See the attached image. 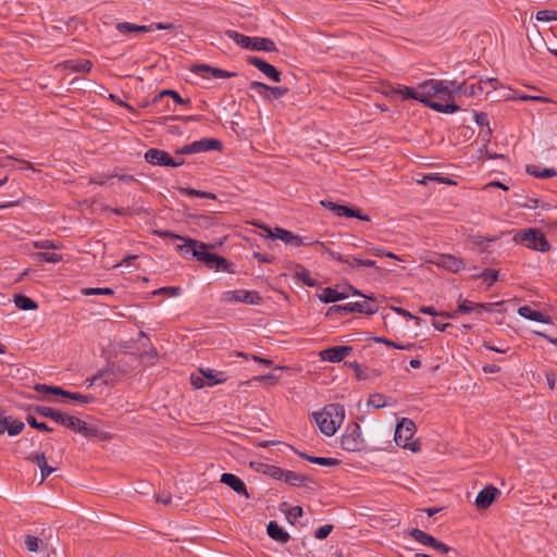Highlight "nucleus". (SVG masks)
I'll return each instance as SVG.
<instances>
[{"mask_svg": "<svg viewBox=\"0 0 557 557\" xmlns=\"http://www.w3.org/2000/svg\"><path fill=\"white\" fill-rule=\"evenodd\" d=\"M454 86V81L425 79L418 85L419 102L440 113H456L460 108L455 103Z\"/></svg>", "mask_w": 557, "mask_h": 557, "instance_id": "obj_1", "label": "nucleus"}, {"mask_svg": "<svg viewBox=\"0 0 557 557\" xmlns=\"http://www.w3.org/2000/svg\"><path fill=\"white\" fill-rule=\"evenodd\" d=\"M36 412L41 417L49 418L55 423L63 425L76 433H79L86 437L96 436L98 434V430L94 426H90L85 421L64 413L58 409L47 406H38L36 407Z\"/></svg>", "mask_w": 557, "mask_h": 557, "instance_id": "obj_2", "label": "nucleus"}, {"mask_svg": "<svg viewBox=\"0 0 557 557\" xmlns=\"http://www.w3.org/2000/svg\"><path fill=\"white\" fill-rule=\"evenodd\" d=\"M312 417L321 431L326 436H332L342 425L345 419L343 405L333 403L325 405L321 411L313 412Z\"/></svg>", "mask_w": 557, "mask_h": 557, "instance_id": "obj_3", "label": "nucleus"}, {"mask_svg": "<svg viewBox=\"0 0 557 557\" xmlns=\"http://www.w3.org/2000/svg\"><path fill=\"white\" fill-rule=\"evenodd\" d=\"M154 234L163 239L172 238V239L182 240L183 244L177 245L175 247V249L185 259L196 258L198 261L201 262L202 255H205V251L208 248H214L213 245H207L202 242H198L190 237L177 235L171 231H154Z\"/></svg>", "mask_w": 557, "mask_h": 557, "instance_id": "obj_4", "label": "nucleus"}, {"mask_svg": "<svg viewBox=\"0 0 557 557\" xmlns=\"http://www.w3.org/2000/svg\"><path fill=\"white\" fill-rule=\"evenodd\" d=\"M513 239L517 243L525 245L529 249L541 252H547L552 246L544 236V234L535 228H528L515 235Z\"/></svg>", "mask_w": 557, "mask_h": 557, "instance_id": "obj_5", "label": "nucleus"}, {"mask_svg": "<svg viewBox=\"0 0 557 557\" xmlns=\"http://www.w3.org/2000/svg\"><path fill=\"white\" fill-rule=\"evenodd\" d=\"M416 424L409 418H403L396 425L394 440L399 447L408 448L411 451L420 449L418 443H410L409 441L416 433Z\"/></svg>", "mask_w": 557, "mask_h": 557, "instance_id": "obj_6", "label": "nucleus"}, {"mask_svg": "<svg viewBox=\"0 0 557 557\" xmlns=\"http://www.w3.org/2000/svg\"><path fill=\"white\" fill-rule=\"evenodd\" d=\"M377 310L379 307L375 304V301L358 300L355 302H348L344 305H334L329 308L326 315H334L336 313L345 315L352 312L373 314Z\"/></svg>", "mask_w": 557, "mask_h": 557, "instance_id": "obj_7", "label": "nucleus"}, {"mask_svg": "<svg viewBox=\"0 0 557 557\" xmlns=\"http://www.w3.org/2000/svg\"><path fill=\"white\" fill-rule=\"evenodd\" d=\"M497 83L496 78H488L486 81H479L473 84L467 82L457 84L455 82V94H463L468 97H478L482 94H490L492 89H495L494 84Z\"/></svg>", "mask_w": 557, "mask_h": 557, "instance_id": "obj_8", "label": "nucleus"}, {"mask_svg": "<svg viewBox=\"0 0 557 557\" xmlns=\"http://www.w3.org/2000/svg\"><path fill=\"white\" fill-rule=\"evenodd\" d=\"M341 447L350 453L360 451L362 449L363 438L358 423L347 426L341 437Z\"/></svg>", "mask_w": 557, "mask_h": 557, "instance_id": "obj_9", "label": "nucleus"}, {"mask_svg": "<svg viewBox=\"0 0 557 557\" xmlns=\"http://www.w3.org/2000/svg\"><path fill=\"white\" fill-rule=\"evenodd\" d=\"M262 228L267 232L269 237L281 239L285 244H289L294 247L308 246L313 244V240L311 238L300 237L292 233L290 231H287L282 227H275L272 231L269 226L264 225L262 226Z\"/></svg>", "mask_w": 557, "mask_h": 557, "instance_id": "obj_10", "label": "nucleus"}, {"mask_svg": "<svg viewBox=\"0 0 557 557\" xmlns=\"http://www.w3.org/2000/svg\"><path fill=\"white\" fill-rule=\"evenodd\" d=\"M145 161L151 165L177 168L184 164V159L172 158L166 151L150 148L145 152Z\"/></svg>", "mask_w": 557, "mask_h": 557, "instance_id": "obj_11", "label": "nucleus"}, {"mask_svg": "<svg viewBox=\"0 0 557 557\" xmlns=\"http://www.w3.org/2000/svg\"><path fill=\"white\" fill-rule=\"evenodd\" d=\"M222 300L225 302H242L248 305H260L262 297L256 290H226L222 294Z\"/></svg>", "mask_w": 557, "mask_h": 557, "instance_id": "obj_12", "label": "nucleus"}, {"mask_svg": "<svg viewBox=\"0 0 557 557\" xmlns=\"http://www.w3.org/2000/svg\"><path fill=\"white\" fill-rule=\"evenodd\" d=\"M409 535L414 541L419 542L420 544H422L424 546H429V547L433 548L438 554H447L451 550V547H449L445 543L436 540L434 536H432L431 534H429L420 529H417V528L411 529L409 531Z\"/></svg>", "mask_w": 557, "mask_h": 557, "instance_id": "obj_13", "label": "nucleus"}, {"mask_svg": "<svg viewBox=\"0 0 557 557\" xmlns=\"http://www.w3.org/2000/svg\"><path fill=\"white\" fill-rule=\"evenodd\" d=\"M350 295H359L364 297L358 289L354 286L348 285L343 290H338L332 287H325L322 289V293L319 295L321 301L325 304L336 302L339 300H344L348 298Z\"/></svg>", "mask_w": 557, "mask_h": 557, "instance_id": "obj_14", "label": "nucleus"}, {"mask_svg": "<svg viewBox=\"0 0 557 557\" xmlns=\"http://www.w3.org/2000/svg\"><path fill=\"white\" fill-rule=\"evenodd\" d=\"M209 269L215 271H223L227 273H234L233 263H231L227 259L222 256L210 253L207 250L205 255H202V261Z\"/></svg>", "mask_w": 557, "mask_h": 557, "instance_id": "obj_15", "label": "nucleus"}, {"mask_svg": "<svg viewBox=\"0 0 557 557\" xmlns=\"http://www.w3.org/2000/svg\"><path fill=\"white\" fill-rule=\"evenodd\" d=\"M166 97H171L175 103L181 104V106H185L190 102L189 99L182 98L177 91H175L173 89H164L153 97L152 106L158 108V110L160 112L168 111L169 110L168 103L166 104L163 103L164 99Z\"/></svg>", "mask_w": 557, "mask_h": 557, "instance_id": "obj_16", "label": "nucleus"}, {"mask_svg": "<svg viewBox=\"0 0 557 557\" xmlns=\"http://www.w3.org/2000/svg\"><path fill=\"white\" fill-rule=\"evenodd\" d=\"M247 62L250 65L257 67L261 73H263L269 79L275 83H280L282 79V73L277 71L272 64L265 62L259 57L251 55L247 59Z\"/></svg>", "mask_w": 557, "mask_h": 557, "instance_id": "obj_17", "label": "nucleus"}, {"mask_svg": "<svg viewBox=\"0 0 557 557\" xmlns=\"http://www.w3.org/2000/svg\"><path fill=\"white\" fill-rule=\"evenodd\" d=\"M352 352L351 346H333L320 351L321 360L341 362Z\"/></svg>", "mask_w": 557, "mask_h": 557, "instance_id": "obj_18", "label": "nucleus"}, {"mask_svg": "<svg viewBox=\"0 0 557 557\" xmlns=\"http://www.w3.org/2000/svg\"><path fill=\"white\" fill-rule=\"evenodd\" d=\"M193 72L203 78H231L236 76V73L228 72L219 67H213L208 64H196Z\"/></svg>", "mask_w": 557, "mask_h": 557, "instance_id": "obj_19", "label": "nucleus"}, {"mask_svg": "<svg viewBox=\"0 0 557 557\" xmlns=\"http://www.w3.org/2000/svg\"><path fill=\"white\" fill-rule=\"evenodd\" d=\"M220 482L227 485L238 495L244 496L245 498H250V494L247 491L245 482L233 473H223L221 475Z\"/></svg>", "mask_w": 557, "mask_h": 557, "instance_id": "obj_20", "label": "nucleus"}, {"mask_svg": "<svg viewBox=\"0 0 557 557\" xmlns=\"http://www.w3.org/2000/svg\"><path fill=\"white\" fill-rule=\"evenodd\" d=\"M499 494L500 492L497 487L487 485L476 495L475 505L480 509H486L493 504Z\"/></svg>", "mask_w": 557, "mask_h": 557, "instance_id": "obj_21", "label": "nucleus"}, {"mask_svg": "<svg viewBox=\"0 0 557 557\" xmlns=\"http://www.w3.org/2000/svg\"><path fill=\"white\" fill-rule=\"evenodd\" d=\"M193 146L195 153H199L206 151H221L223 144L221 140L215 138H201L193 141Z\"/></svg>", "mask_w": 557, "mask_h": 557, "instance_id": "obj_22", "label": "nucleus"}, {"mask_svg": "<svg viewBox=\"0 0 557 557\" xmlns=\"http://www.w3.org/2000/svg\"><path fill=\"white\" fill-rule=\"evenodd\" d=\"M518 314L531 321H536L545 324L550 322V317L548 314L539 310H534L529 306L519 307Z\"/></svg>", "mask_w": 557, "mask_h": 557, "instance_id": "obj_23", "label": "nucleus"}, {"mask_svg": "<svg viewBox=\"0 0 557 557\" xmlns=\"http://www.w3.org/2000/svg\"><path fill=\"white\" fill-rule=\"evenodd\" d=\"M437 264L453 273H457L465 269L463 260L453 255H442Z\"/></svg>", "mask_w": 557, "mask_h": 557, "instance_id": "obj_24", "label": "nucleus"}, {"mask_svg": "<svg viewBox=\"0 0 557 557\" xmlns=\"http://www.w3.org/2000/svg\"><path fill=\"white\" fill-rule=\"evenodd\" d=\"M344 268L345 271L356 270L360 268H372L376 265V262L371 259H363L361 256H345Z\"/></svg>", "mask_w": 557, "mask_h": 557, "instance_id": "obj_25", "label": "nucleus"}, {"mask_svg": "<svg viewBox=\"0 0 557 557\" xmlns=\"http://www.w3.org/2000/svg\"><path fill=\"white\" fill-rule=\"evenodd\" d=\"M267 532L272 540L281 544H286L290 540L289 534L276 521L268 523Z\"/></svg>", "mask_w": 557, "mask_h": 557, "instance_id": "obj_26", "label": "nucleus"}, {"mask_svg": "<svg viewBox=\"0 0 557 557\" xmlns=\"http://www.w3.org/2000/svg\"><path fill=\"white\" fill-rule=\"evenodd\" d=\"M250 50L251 51L276 52L277 48H276L275 42L270 38L252 37Z\"/></svg>", "mask_w": 557, "mask_h": 557, "instance_id": "obj_27", "label": "nucleus"}, {"mask_svg": "<svg viewBox=\"0 0 557 557\" xmlns=\"http://www.w3.org/2000/svg\"><path fill=\"white\" fill-rule=\"evenodd\" d=\"M201 375L208 380L207 385L213 386L216 384L224 383L227 380V376L224 372H219L213 369L207 368V369H200Z\"/></svg>", "mask_w": 557, "mask_h": 557, "instance_id": "obj_28", "label": "nucleus"}, {"mask_svg": "<svg viewBox=\"0 0 557 557\" xmlns=\"http://www.w3.org/2000/svg\"><path fill=\"white\" fill-rule=\"evenodd\" d=\"M529 175H532L536 178H549L557 176V171L554 168H544L541 169L535 164H529L525 169Z\"/></svg>", "mask_w": 557, "mask_h": 557, "instance_id": "obj_29", "label": "nucleus"}, {"mask_svg": "<svg viewBox=\"0 0 557 557\" xmlns=\"http://www.w3.org/2000/svg\"><path fill=\"white\" fill-rule=\"evenodd\" d=\"M298 456H300L302 459L309 461V462H312V463H315V465H320V466H324V467H336L341 463V461L338 459H335V458H327V457H315V456H310L306 453H300L298 451L297 453Z\"/></svg>", "mask_w": 557, "mask_h": 557, "instance_id": "obj_30", "label": "nucleus"}, {"mask_svg": "<svg viewBox=\"0 0 557 557\" xmlns=\"http://www.w3.org/2000/svg\"><path fill=\"white\" fill-rule=\"evenodd\" d=\"M177 190L182 196H186V197H190V198L198 197V198H205V199H211V200L216 199V196L213 193L198 190V189H195L191 187H182L181 186L177 188Z\"/></svg>", "mask_w": 557, "mask_h": 557, "instance_id": "obj_31", "label": "nucleus"}, {"mask_svg": "<svg viewBox=\"0 0 557 557\" xmlns=\"http://www.w3.org/2000/svg\"><path fill=\"white\" fill-rule=\"evenodd\" d=\"M226 36L232 39L237 46L250 50L252 37L246 36L234 29L226 30Z\"/></svg>", "mask_w": 557, "mask_h": 557, "instance_id": "obj_32", "label": "nucleus"}, {"mask_svg": "<svg viewBox=\"0 0 557 557\" xmlns=\"http://www.w3.org/2000/svg\"><path fill=\"white\" fill-rule=\"evenodd\" d=\"M294 277L301 281L305 285L309 287H314L318 284L317 280L311 277L310 272L301 264H296Z\"/></svg>", "mask_w": 557, "mask_h": 557, "instance_id": "obj_33", "label": "nucleus"}, {"mask_svg": "<svg viewBox=\"0 0 557 557\" xmlns=\"http://www.w3.org/2000/svg\"><path fill=\"white\" fill-rule=\"evenodd\" d=\"M394 95H398L403 100H416L419 101V91L417 87L399 86L393 90Z\"/></svg>", "mask_w": 557, "mask_h": 557, "instance_id": "obj_34", "label": "nucleus"}, {"mask_svg": "<svg viewBox=\"0 0 557 557\" xmlns=\"http://www.w3.org/2000/svg\"><path fill=\"white\" fill-rule=\"evenodd\" d=\"M307 478L300 473L290 470H284L283 479L285 483H288L294 486H301L305 484Z\"/></svg>", "mask_w": 557, "mask_h": 557, "instance_id": "obj_35", "label": "nucleus"}, {"mask_svg": "<svg viewBox=\"0 0 557 557\" xmlns=\"http://www.w3.org/2000/svg\"><path fill=\"white\" fill-rule=\"evenodd\" d=\"M91 66L89 60H70L66 62V69L77 73H87L91 70Z\"/></svg>", "mask_w": 557, "mask_h": 557, "instance_id": "obj_36", "label": "nucleus"}, {"mask_svg": "<svg viewBox=\"0 0 557 557\" xmlns=\"http://www.w3.org/2000/svg\"><path fill=\"white\" fill-rule=\"evenodd\" d=\"M14 304L15 306L21 310H35L38 308V305L36 301H34L32 298L25 296V295H15L14 296Z\"/></svg>", "mask_w": 557, "mask_h": 557, "instance_id": "obj_37", "label": "nucleus"}, {"mask_svg": "<svg viewBox=\"0 0 557 557\" xmlns=\"http://www.w3.org/2000/svg\"><path fill=\"white\" fill-rule=\"evenodd\" d=\"M498 270L484 269L482 272L475 274L474 277L484 280L487 282L488 286H491L498 280Z\"/></svg>", "mask_w": 557, "mask_h": 557, "instance_id": "obj_38", "label": "nucleus"}, {"mask_svg": "<svg viewBox=\"0 0 557 557\" xmlns=\"http://www.w3.org/2000/svg\"><path fill=\"white\" fill-rule=\"evenodd\" d=\"M25 547L30 553H36L44 545V541L35 535H26L24 541Z\"/></svg>", "mask_w": 557, "mask_h": 557, "instance_id": "obj_39", "label": "nucleus"}, {"mask_svg": "<svg viewBox=\"0 0 557 557\" xmlns=\"http://www.w3.org/2000/svg\"><path fill=\"white\" fill-rule=\"evenodd\" d=\"M82 294L85 296H112L114 294V290L109 287H87L82 289Z\"/></svg>", "mask_w": 557, "mask_h": 557, "instance_id": "obj_40", "label": "nucleus"}, {"mask_svg": "<svg viewBox=\"0 0 557 557\" xmlns=\"http://www.w3.org/2000/svg\"><path fill=\"white\" fill-rule=\"evenodd\" d=\"M249 88L251 90H253L255 92H257L260 97L269 100V94H270L269 85L261 83V82L253 81L249 84Z\"/></svg>", "mask_w": 557, "mask_h": 557, "instance_id": "obj_41", "label": "nucleus"}, {"mask_svg": "<svg viewBox=\"0 0 557 557\" xmlns=\"http://www.w3.org/2000/svg\"><path fill=\"white\" fill-rule=\"evenodd\" d=\"M419 312L429 315H441L447 319H456V312H437L432 306H422L420 307Z\"/></svg>", "mask_w": 557, "mask_h": 557, "instance_id": "obj_42", "label": "nucleus"}, {"mask_svg": "<svg viewBox=\"0 0 557 557\" xmlns=\"http://www.w3.org/2000/svg\"><path fill=\"white\" fill-rule=\"evenodd\" d=\"M36 259L39 261L48 262V263H58L62 261V255L57 252H38L36 255Z\"/></svg>", "mask_w": 557, "mask_h": 557, "instance_id": "obj_43", "label": "nucleus"}, {"mask_svg": "<svg viewBox=\"0 0 557 557\" xmlns=\"http://www.w3.org/2000/svg\"><path fill=\"white\" fill-rule=\"evenodd\" d=\"M25 428V424L23 421L20 420H13L12 422H9L7 419V428L5 431H8V434L10 436H15L20 434Z\"/></svg>", "mask_w": 557, "mask_h": 557, "instance_id": "obj_44", "label": "nucleus"}, {"mask_svg": "<svg viewBox=\"0 0 557 557\" xmlns=\"http://www.w3.org/2000/svg\"><path fill=\"white\" fill-rule=\"evenodd\" d=\"M96 380H99V382H101L106 385L110 384L114 380V372L111 368H106V369L99 370L96 373Z\"/></svg>", "mask_w": 557, "mask_h": 557, "instance_id": "obj_45", "label": "nucleus"}, {"mask_svg": "<svg viewBox=\"0 0 557 557\" xmlns=\"http://www.w3.org/2000/svg\"><path fill=\"white\" fill-rule=\"evenodd\" d=\"M539 22H552L557 21V11L555 10H540L535 15Z\"/></svg>", "mask_w": 557, "mask_h": 557, "instance_id": "obj_46", "label": "nucleus"}, {"mask_svg": "<svg viewBox=\"0 0 557 557\" xmlns=\"http://www.w3.org/2000/svg\"><path fill=\"white\" fill-rule=\"evenodd\" d=\"M313 244L321 246L323 248V250L327 253L330 259H332L334 261H337V262H341V263L344 264V260H345V256L344 255H342L339 252H336V251H333L332 249L326 247L325 244L322 243V242L313 240Z\"/></svg>", "mask_w": 557, "mask_h": 557, "instance_id": "obj_47", "label": "nucleus"}, {"mask_svg": "<svg viewBox=\"0 0 557 557\" xmlns=\"http://www.w3.org/2000/svg\"><path fill=\"white\" fill-rule=\"evenodd\" d=\"M368 405L374 407L375 409H380L386 406V397L383 394H373L370 395L368 399Z\"/></svg>", "mask_w": 557, "mask_h": 557, "instance_id": "obj_48", "label": "nucleus"}, {"mask_svg": "<svg viewBox=\"0 0 557 557\" xmlns=\"http://www.w3.org/2000/svg\"><path fill=\"white\" fill-rule=\"evenodd\" d=\"M269 101L277 100L288 92V88L282 86H269Z\"/></svg>", "mask_w": 557, "mask_h": 557, "instance_id": "obj_49", "label": "nucleus"}, {"mask_svg": "<svg viewBox=\"0 0 557 557\" xmlns=\"http://www.w3.org/2000/svg\"><path fill=\"white\" fill-rule=\"evenodd\" d=\"M26 421L34 429H37V430H40V431H45V432H52L53 431V429L50 428L47 423L38 422L36 420V418L33 414H30V413L27 414Z\"/></svg>", "mask_w": 557, "mask_h": 557, "instance_id": "obj_50", "label": "nucleus"}, {"mask_svg": "<svg viewBox=\"0 0 557 557\" xmlns=\"http://www.w3.org/2000/svg\"><path fill=\"white\" fill-rule=\"evenodd\" d=\"M66 398H70L81 404H89L95 399L92 395H83L75 392H69Z\"/></svg>", "mask_w": 557, "mask_h": 557, "instance_id": "obj_51", "label": "nucleus"}, {"mask_svg": "<svg viewBox=\"0 0 557 557\" xmlns=\"http://www.w3.org/2000/svg\"><path fill=\"white\" fill-rule=\"evenodd\" d=\"M283 473L284 469L276 466H267V469L264 470L265 475L280 481L283 479Z\"/></svg>", "mask_w": 557, "mask_h": 557, "instance_id": "obj_52", "label": "nucleus"}, {"mask_svg": "<svg viewBox=\"0 0 557 557\" xmlns=\"http://www.w3.org/2000/svg\"><path fill=\"white\" fill-rule=\"evenodd\" d=\"M473 311L478 312L476 304L465 300L461 304H459L458 309L455 311L456 318L458 317V313H470Z\"/></svg>", "mask_w": 557, "mask_h": 557, "instance_id": "obj_53", "label": "nucleus"}, {"mask_svg": "<svg viewBox=\"0 0 557 557\" xmlns=\"http://www.w3.org/2000/svg\"><path fill=\"white\" fill-rule=\"evenodd\" d=\"M473 117L475 123L481 127H490L488 115L485 112L473 111Z\"/></svg>", "mask_w": 557, "mask_h": 557, "instance_id": "obj_54", "label": "nucleus"}, {"mask_svg": "<svg viewBox=\"0 0 557 557\" xmlns=\"http://www.w3.org/2000/svg\"><path fill=\"white\" fill-rule=\"evenodd\" d=\"M304 513V510L300 506H294L289 508L286 518L289 523H294L298 518H300Z\"/></svg>", "mask_w": 557, "mask_h": 557, "instance_id": "obj_55", "label": "nucleus"}, {"mask_svg": "<svg viewBox=\"0 0 557 557\" xmlns=\"http://www.w3.org/2000/svg\"><path fill=\"white\" fill-rule=\"evenodd\" d=\"M332 530H333V525L332 524L321 525V527H319L315 530L314 537L318 539V540H324V539H326L330 535Z\"/></svg>", "mask_w": 557, "mask_h": 557, "instance_id": "obj_56", "label": "nucleus"}, {"mask_svg": "<svg viewBox=\"0 0 557 557\" xmlns=\"http://www.w3.org/2000/svg\"><path fill=\"white\" fill-rule=\"evenodd\" d=\"M346 364L354 370L355 375L359 381L369 379V375H367L364 373V371L361 369V366L357 361H352V362H348V363L346 362Z\"/></svg>", "mask_w": 557, "mask_h": 557, "instance_id": "obj_57", "label": "nucleus"}, {"mask_svg": "<svg viewBox=\"0 0 557 557\" xmlns=\"http://www.w3.org/2000/svg\"><path fill=\"white\" fill-rule=\"evenodd\" d=\"M107 177L108 178L116 177L120 182L125 183V184H131L136 181L135 176L132 174L117 173V172L109 174Z\"/></svg>", "mask_w": 557, "mask_h": 557, "instance_id": "obj_58", "label": "nucleus"}, {"mask_svg": "<svg viewBox=\"0 0 557 557\" xmlns=\"http://www.w3.org/2000/svg\"><path fill=\"white\" fill-rule=\"evenodd\" d=\"M116 29L122 34L136 33V24L121 22L116 24Z\"/></svg>", "mask_w": 557, "mask_h": 557, "instance_id": "obj_59", "label": "nucleus"}, {"mask_svg": "<svg viewBox=\"0 0 557 557\" xmlns=\"http://www.w3.org/2000/svg\"><path fill=\"white\" fill-rule=\"evenodd\" d=\"M28 460L37 465L39 468L46 466V456L44 453H33L28 456Z\"/></svg>", "mask_w": 557, "mask_h": 557, "instance_id": "obj_60", "label": "nucleus"}, {"mask_svg": "<svg viewBox=\"0 0 557 557\" xmlns=\"http://www.w3.org/2000/svg\"><path fill=\"white\" fill-rule=\"evenodd\" d=\"M34 246L38 249H57L58 246L49 239H44L39 242H35Z\"/></svg>", "mask_w": 557, "mask_h": 557, "instance_id": "obj_61", "label": "nucleus"}, {"mask_svg": "<svg viewBox=\"0 0 557 557\" xmlns=\"http://www.w3.org/2000/svg\"><path fill=\"white\" fill-rule=\"evenodd\" d=\"M503 301H498V302H485V304H476V307H478V314H481L482 310H485L487 312H493V307L494 306H499L502 305Z\"/></svg>", "mask_w": 557, "mask_h": 557, "instance_id": "obj_62", "label": "nucleus"}, {"mask_svg": "<svg viewBox=\"0 0 557 557\" xmlns=\"http://www.w3.org/2000/svg\"><path fill=\"white\" fill-rule=\"evenodd\" d=\"M487 350L495 351L498 354H506L509 350V347L503 346H494L491 343L485 342L483 345Z\"/></svg>", "mask_w": 557, "mask_h": 557, "instance_id": "obj_63", "label": "nucleus"}, {"mask_svg": "<svg viewBox=\"0 0 557 557\" xmlns=\"http://www.w3.org/2000/svg\"><path fill=\"white\" fill-rule=\"evenodd\" d=\"M335 214L337 216L348 218V214H351V208L344 205H337Z\"/></svg>", "mask_w": 557, "mask_h": 557, "instance_id": "obj_64", "label": "nucleus"}]
</instances>
